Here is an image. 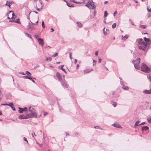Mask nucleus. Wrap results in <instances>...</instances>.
<instances>
[{
  "label": "nucleus",
  "instance_id": "obj_1",
  "mask_svg": "<svg viewBox=\"0 0 151 151\" xmlns=\"http://www.w3.org/2000/svg\"><path fill=\"white\" fill-rule=\"evenodd\" d=\"M137 45L139 49H142L145 51H147L149 48V46L145 43L142 39H140L138 41Z\"/></svg>",
  "mask_w": 151,
  "mask_h": 151
},
{
  "label": "nucleus",
  "instance_id": "obj_2",
  "mask_svg": "<svg viewBox=\"0 0 151 151\" xmlns=\"http://www.w3.org/2000/svg\"><path fill=\"white\" fill-rule=\"evenodd\" d=\"M29 113V114H27L28 116H29V118L30 117L36 118L37 117V114L35 110L32 107L30 106L29 107V111H27V113Z\"/></svg>",
  "mask_w": 151,
  "mask_h": 151
},
{
  "label": "nucleus",
  "instance_id": "obj_3",
  "mask_svg": "<svg viewBox=\"0 0 151 151\" xmlns=\"http://www.w3.org/2000/svg\"><path fill=\"white\" fill-rule=\"evenodd\" d=\"M141 70L146 73L149 72L150 69L145 64L142 63L141 68Z\"/></svg>",
  "mask_w": 151,
  "mask_h": 151
},
{
  "label": "nucleus",
  "instance_id": "obj_4",
  "mask_svg": "<svg viewBox=\"0 0 151 151\" xmlns=\"http://www.w3.org/2000/svg\"><path fill=\"white\" fill-rule=\"evenodd\" d=\"M56 76L61 83L65 81L64 76L61 75L59 72L56 73Z\"/></svg>",
  "mask_w": 151,
  "mask_h": 151
},
{
  "label": "nucleus",
  "instance_id": "obj_5",
  "mask_svg": "<svg viewBox=\"0 0 151 151\" xmlns=\"http://www.w3.org/2000/svg\"><path fill=\"white\" fill-rule=\"evenodd\" d=\"M91 1H90L89 3L85 4V6L89 8L94 9L95 7V5L94 4H92L91 3Z\"/></svg>",
  "mask_w": 151,
  "mask_h": 151
},
{
  "label": "nucleus",
  "instance_id": "obj_6",
  "mask_svg": "<svg viewBox=\"0 0 151 151\" xmlns=\"http://www.w3.org/2000/svg\"><path fill=\"white\" fill-rule=\"evenodd\" d=\"M144 41L145 42V43L148 46H149L151 44V41L148 38H147L145 37H144Z\"/></svg>",
  "mask_w": 151,
  "mask_h": 151
},
{
  "label": "nucleus",
  "instance_id": "obj_7",
  "mask_svg": "<svg viewBox=\"0 0 151 151\" xmlns=\"http://www.w3.org/2000/svg\"><path fill=\"white\" fill-rule=\"evenodd\" d=\"M29 116H28L27 114L26 115H20L19 116V119H27L29 118Z\"/></svg>",
  "mask_w": 151,
  "mask_h": 151
},
{
  "label": "nucleus",
  "instance_id": "obj_8",
  "mask_svg": "<svg viewBox=\"0 0 151 151\" xmlns=\"http://www.w3.org/2000/svg\"><path fill=\"white\" fill-rule=\"evenodd\" d=\"M38 43H39V44L42 46L44 45V41L41 38H39V39H38Z\"/></svg>",
  "mask_w": 151,
  "mask_h": 151
},
{
  "label": "nucleus",
  "instance_id": "obj_9",
  "mask_svg": "<svg viewBox=\"0 0 151 151\" xmlns=\"http://www.w3.org/2000/svg\"><path fill=\"white\" fill-rule=\"evenodd\" d=\"M30 22L32 23V24L29 23V25L27 26V28L28 29H32L33 28V23L31 21Z\"/></svg>",
  "mask_w": 151,
  "mask_h": 151
},
{
  "label": "nucleus",
  "instance_id": "obj_10",
  "mask_svg": "<svg viewBox=\"0 0 151 151\" xmlns=\"http://www.w3.org/2000/svg\"><path fill=\"white\" fill-rule=\"evenodd\" d=\"M112 125L116 127L122 128L121 125L118 123H114L112 124Z\"/></svg>",
  "mask_w": 151,
  "mask_h": 151
},
{
  "label": "nucleus",
  "instance_id": "obj_11",
  "mask_svg": "<svg viewBox=\"0 0 151 151\" xmlns=\"http://www.w3.org/2000/svg\"><path fill=\"white\" fill-rule=\"evenodd\" d=\"M62 86L65 88H68V86L67 85L66 83L65 82V81L62 82Z\"/></svg>",
  "mask_w": 151,
  "mask_h": 151
},
{
  "label": "nucleus",
  "instance_id": "obj_12",
  "mask_svg": "<svg viewBox=\"0 0 151 151\" xmlns=\"http://www.w3.org/2000/svg\"><path fill=\"white\" fill-rule=\"evenodd\" d=\"M134 65L135 69H139V64H136L135 63H134Z\"/></svg>",
  "mask_w": 151,
  "mask_h": 151
},
{
  "label": "nucleus",
  "instance_id": "obj_13",
  "mask_svg": "<svg viewBox=\"0 0 151 151\" xmlns=\"http://www.w3.org/2000/svg\"><path fill=\"white\" fill-rule=\"evenodd\" d=\"M142 131L145 130L146 131L149 129V127L147 126H143L142 127Z\"/></svg>",
  "mask_w": 151,
  "mask_h": 151
},
{
  "label": "nucleus",
  "instance_id": "obj_14",
  "mask_svg": "<svg viewBox=\"0 0 151 151\" xmlns=\"http://www.w3.org/2000/svg\"><path fill=\"white\" fill-rule=\"evenodd\" d=\"M129 37V35H126L125 36H123L122 35V40H125L126 39H127Z\"/></svg>",
  "mask_w": 151,
  "mask_h": 151
},
{
  "label": "nucleus",
  "instance_id": "obj_15",
  "mask_svg": "<svg viewBox=\"0 0 151 151\" xmlns=\"http://www.w3.org/2000/svg\"><path fill=\"white\" fill-rule=\"evenodd\" d=\"M140 60V58H139L135 60L134 63H135L136 64H139Z\"/></svg>",
  "mask_w": 151,
  "mask_h": 151
},
{
  "label": "nucleus",
  "instance_id": "obj_16",
  "mask_svg": "<svg viewBox=\"0 0 151 151\" xmlns=\"http://www.w3.org/2000/svg\"><path fill=\"white\" fill-rule=\"evenodd\" d=\"M91 70H93L91 69V70L90 69H86V70H84V73H89L90 72Z\"/></svg>",
  "mask_w": 151,
  "mask_h": 151
},
{
  "label": "nucleus",
  "instance_id": "obj_17",
  "mask_svg": "<svg viewBox=\"0 0 151 151\" xmlns=\"http://www.w3.org/2000/svg\"><path fill=\"white\" fill-rule=\"evenodd\" d=\"M143 93L146 94H150V90H145L143 91Z\"/></svg>",
  "mask_w": 151,
  "mask_h": 151
},
{
  "label": "nucleus",
  "instance_id": "obj_18",
  "mask_svg": "<svg viewBox=\"0 0 151 151\" xmlns=\"http://www.w3.org/2000/svg\"><path fill=\"white\" fill-rule=\"evenodd\" d=\"M10 22H13V21H9ZM13 22H15V23H18V24H20V22H19V19H17L16 21H13Z\"/></svg>",
  "mask_w": 151,
  "mask_h": 151
},
{
  "label": "nucleus",
  "instance_id": "obj_19",
  "mask_svg": "<svg viewBox=\"0 0 151 151\" xmlns=\"http://www.w3.org/2000/svg\"><path fill=\"white\" fill-rule=\"evenodd\" d=\"M122 88L125 90H128L129 89V88L127 86H123Z\"/></svg>",
  "mask_w": 151,
  "mask_h": 151
},
{
  "label": "nucleus",
  "instance_id": "obj_20",
  "mask_svg": "<svg viewBox=\"0 0 151 151\" xmlns=\"http://www.w3.org/2000/svg\"><path fill=\"white\" fill-rule=\"evenodd\" d=\"M83 2L84 3H86L87 4L89 3L90 1H92V0H83Z\"/></svg>",
  "mask_w": 151,
  "mask_h": 151
},
{
  "label": "nucleus",
  "instance_id": "obj_21",
  "mask_svg": "<svg viewBox=\"0 0 151 151\" xmlns=\"http://www.w3.org/2000/svg\"><path fill=\"white\" fill-rule=\"evenodd\" d=\"M67 4L68 5V6L69 7H73L74 5L73 4H72L70 3H68L67 2H66Z\"/></svg>",
  "mask_w": 151,
  "mask_h": 151
},
{
  "label": "nucleus",
  "instance_id": "obj_22",
  "mask_svg": "<svg viewBox=\"0 0 151 151\" xmlns=\"http://www.w3.org/2000/svg\"><path fill=\"white\" fill-rule=\"evenodd\" d=\"M64 66V65H61V66H59V67H58V68H59V67H61V68H60V69H61L63 71H64V72L65 73H67V72H66V71H65V69L64 68H63V67Z\"/></svg>",
  "mask_w": 151,
  "mask_h": 151
},
{
  "label": "nucleus",
  "instance_id": "obj_23",
  "mask_svg": "<svg viewBox=\"0 0 151 151\" xmlns=\"http://www.w3.org/2000/svg\"><path fill=\"white\" fill-rule=\"evenodd\" d=\"M104 33L105 35H108V32H107L106 31H105V28H104L103 29Z\"/></svg>",
  "mask_w": 151,
  "mask_h": 151
},
{
  "label": "nucleus",
  "instance_id": "obj_24",
  "mask_svg": "<svg viewBox=\"0 0 151 151\" xmlns=\"http://www.w3.org/2000/svg\"><path fill=\"white\" fill-rule=\"evenodd\" d=\"M19 113H22L23 112V110L22 108H21L19 107Z\"/></svg>",
  "mask_w": 151,
  "mask_h": 151
},
{
  "label": "nucleus",
  "instance_id": "obj_25",
  "mask_svg": "<svg viewBox=\"0 0 151 151\" xmlns=\"http://www.w3.org/2000/svg\"><path fill=\"white\" fill-rule=\"evenodd\" d=\"M77 26H78L79 27H82V24L81 22H77Z\"/></svg>",
  "mask_w": 151,
  "mask_h": 151
},
{
  "label": "nucleus",
  "instance_id": "obj_26",
  "mask_svg": "<svg viewBox=\"0 0 151 151\" xmlns=\"http://www.w3.org/2000/svg\"><path fill=\"white\" fill-rule=\"evenodd\" d=\"M108 13L106 11H105L104 12V18H106V17H107L108 15Z\"/></svg>",
  "mask_w": 151,
  "mask_h": 151
},
{
  "label": "nucleus",
  "instance_id": "obj_27",
  "mask_svg": "<svg viewBox=\"0 0 151 151\" xmlns=\"http://www.w3.org/2000/svg\"><path fill=\"white\" fill-rule=\"evenodd\" d=\"M8 105L7 106H9L11 107L13 106V104L12 103H9V104H7Z\"/></svg>",
  "mask_w": 151,
  "mask_h": 151
},
{
  "label": "nucleus",
  "instance_id": "obj_28",
  "mask_svg": "<svg viewBox=\"0 0 151 151\" xmlns=\"http://www.w3.org/2000/svg\"><path fill=\"white\" fill-rule=\"evenodd\" d=\"M25 73L28 76H29L31 75V74L30 72L27 71L25 72Z\"/></svg>",
  "mask_w": 151,
  "mask_h": 151
},
{
  "label": "nucleus",
  "instance_id": "obj_29",
  "mask_svg": "<svg viewBox=\"0 0 151 151\" xmlns=\"http://www.w3.org/2000/svg\"><path fill=\"white\" fill-rule=\"evenodd\" d=\"M42 26L43 28H45V26L44 24V21L42 22Z\"/></svg>",
  "mask_w": 151,
  "mask_h": 151
},
{
  "label": "nucleus",
  "instance_id": "obj_30",
  "mask_svg": "<svg viewBox=\"0 0 151 151\" xmlns=\"http://www.w3.org/2000/svg\"><path fill=\"white\" fill-rule=\"evenodd\" d=\"M29 79L30 80H31L34 83H35V81L32 79L33 78L31 76H29Z\"/></svg>",
  "mask_w": 151,
  "mask_h": 151
},
{
  "label": "nucleus",
  "instance_id": "obj_31",
  "mask_svg": "<svg viewBox=\"0 0 151 151\" xmlns=\"http://www.w3.org/2000/svg\"><path fill=\"white\" fill-rule=\"evenodd\" d=\"M140 27L143 29H145L146 28L147 26L145 25H142L140 26Z\"/></svg>",
  "mask_w": 151,
  "mask_h": 151
},
{
  "label": "nucleus",
  "instance_id": "obj_32",
  "mask_svg": "<svg viewBox=\"0 0 151 151\" xmlns=\"http://www.w3.org/2000/svg\"><path fill=\"white\" fill-rule=\"evenodd\" d=\"M116 23H114L112 25V28H115L116 27Z\"/></svg>",
  "mask_w": 151,
  "mask_h": 151
},
{
  "label": "nucleus",
  "instance_id": "obj_33",
  "mask_svg": "<svg viewBox=\"0 0 151 151\" xmlns=\"http://www.w3.org/2000/svg\"><path fill=\"white\" fill-rule=\"evenodd\" d=\"M52 58H51L49 57V58H47L45 59V60L46 61H51L52 60Z\"/></svg>",
  "mask_w": 151,
  "mask_h": 151
},
{
  "label": "nucleus",
  "instance_id": "obj_34",
  "mask_svg": "<svg viewBox=\"0 0 151 151\" xmlns=\"http://www.w3.org/2000/svg\"><path fill=\"white\" fill-rule=\"evenodd\" d=\"M25 35L27 37H29L30 38H31V35H29V34L28 33H25Z\"/></svg>",
  "mask_w": 151,
  "mask_h": 151
},
{
  "label": "nucleus",
  "instance_id": "obj_35",
  "mask_svg": "<svg viewBox=\"0 0 151 151\" xmlns=\"http://www.w3.org/2000/svg\"><path fill=\"white\" fill-rule=\"evenodd\" d=\"M23 110V111H26L28 110V109L27 107H24L23 108H22Z\"/></svg>",
  "mask_w": 151,
  "mask_h": 151
},
{
  "label": "nucleus",
  "instance_id": "obj_36",
  "mask_svg": "<svg viewBox=\"0 0 151 151\" xmlns=\"http://www.w3.org/2000/svg\"><path fill=\"white\" fill-rule=\"evenodd\" d=\"M70 58L71 60H72L73 58L72 57V53L71 52H70L69 54Z\"/></svg>",
  "mask_w": 151,
  "mask_h": 151
},
{
  "label": "nucleus",
  "instance_id": "obj_37",
  "mask_svg": "<svg viewBox=\"0 0 151 151\" xmlns=\"http://www.w3.org/2000/svg\"><path fill=\"white\" fill-rule=\"evenodd\" d=\"M148 121L150 123H151V117H149L147 119Z\"/></svg>",
  "mask_w": 151,
  "mask_h": 151
},
{
  "label": "nucleus",
  "instance_id": "obj_38",
  "mask_svg": "<svg viewBox=\"0 0 151 151\" xmlns=\"http://www.w3.org/2000/svg\"><path fill=\"white\" fill-rule=\"evenodd\" d=\"M57 55H58V53L57 52H56L52 56V57H55L57 56Z\"/></svg>",
  "mask_w": 151,
  "mask_h": 151
},
{
  "label": "nucleus",
  "instance_id": "obj_39",
  "mask_svg": "<svg viewBox=\"0 0 151 151\" xmlns=\"http://www.w3.org/2000/svg\"><path fill=\"white\" fill-rule=\"evenodd\" d=\"M139 121H137L135 123V126H138L139 125V124L138 125V124L139 123Z\"/></svg>",
  "mask_w": 151,
  "mask_h": 151
},
{
  "label": "nucleus",
  "instance_id": "obj_40",
  "mask_svg": "<svg viewBox=\"0 0 151 151\" xmlns=\"http://www.w3.org/2000/svg\"><path fill=\"white\" fill-rule=\"evenodd\" d=\"M112 104L114 107H115L117 106V104L116 102H114Z\"/></svg>",
  "mask_w": 151,
  "mask_h": 151
},
{
  "label": "nucleus",
  "instance_id": "obj_41",
  "mask_svg": "<svg viewBox=\"0 0 151 151\" xmlns=\"http://www.w3.org/2000/svg\"><path fill=\"white\" fill-rule=\"evenodd\" d=\"M23 78L25 79H30L29 76H24L23 77Z\"/></svg>",
  "mask_w": 151,
  "mask_h": 151
},
{
  "label": "nucleus",
  "instance_id": "obj_42",
  "mask_svg": "<svg viewBox=\"0 0 151 151\" xmlns=\"http://www.w3.org/2000/svg\"><path fill=\"white\" fill-rule=\"evenodd\" d=\"M23 139L24 141H26L27 142V143H28V141L27 140V139L26 138H25V137H24Z\"/></svg>",
  "mask_w": 151,
  "mask_h": 151
},
{
  "label": "nucleus",
  "instance_id": "obj_43",
  "mask_svg": "<svg viewBox=\"0 0 151 151\" xmlns=\"http://www.w3.org/2000/svg\"><path fill=\"white\" fill-rule=\"evenodd\" d=\"M98 52H99V51H96L95 52V55L96 56H97V55H98Z\"/></svg>",
  "mask_w": 151,
  "mask_h": 151
},
{
  "label": "nucleus",
  "instance_id": "obj_44",
  "mask_svg": "<svg viewBox=\"0 0 151 151\" xmlns=\"http://www.w3.org/2000/svg\"><path fill=\"white\" fill-rule=\"evenodd\" d=\"M117 13V12L116 11H115L114 13V16H115Z\"/></svg>",
  "mask_w": 151,
  "mask_h": 151
},
{
  "label": "nucleus",
  "instance_id": "obj_45",
  "mask_svg": "<svg viewBox=\"0 0 151 151\" xmlns=\"http://www.w3.org/2000/svg\"><path fill=\"white\" fill-rule=\"evenodd\" d=\"M147 9L148 12H151V8L149 9L148 8H147Z\"/></svg>",
  "mask_w": 151,
  "mask_h": 151
},
{
  "label": "nucleus",
  "instance_id": "obj_46",
  "mask_svg": "<svg viewBox=\"0 0 151 151\" xmlns=\"http://www.w3.org/2000/svg\"><path fill=\"white\" fill-rule=\"evenodd\" d=\"M11 108L13 111H15L16 110L15 108L13 106Z\"/></svg>",
  "mask_w": 151,
  "mask_h": 151
},
{
  "label": "nucleus",
  "instance_id": "obj_47",
  "mask_svg": "<svg viewBox=\"0 0 151 151\" xmlns=\"http://www.w3.org/2000/svg\"><path fill=\"white\" fill-rule=\"evenodd\" d=\"M19 73L20 74H21L23 75H25V74L24 73V72H21Z\"/></svg>",
  "mask_w": 151,
  "mask_h": 151
},
{
  "label": "nucleus",
  "instance_id": "obj_48",
  "mask_svg": "<svg viewBox=\"0 0 151 151\" xmlns=\"http://www.w3.org/2000/svg\"><path fill=\"white\" fill-rule=\"evenodd\" d=\"M77 60L76 59H75L74 60V63L75 64H76L77 62Z\"/></svg>",
  "mask_w": 151,
  "mask_h": 151
},
{
  "label": "nucleus",
  "instance_id": "obj_49",
  "mask_svg": "<svg viewBox=\"0 0 151 151\" xmlns=\"http://www.w3.org/2000/svg\"><path fill=\"white\" fill-rule=\"evenodd\" d=\"M145 122H143L142 123L139 124V125H142L144 124H145Z\"/></svg>",
  "mask_w": 151,
  "mask_h": 151
},
{
  "label": "nucleus",
  "instance_id": "obj_50",
  "mask_svg": "<svg viewBox=\"0 0 151 151\" xmlns=\"http://www.w3.org/2000/svg\"><path fill=\"white\" fill-rule=\"evenodd\" d=\"M1 105L3 106H7L8 105L7 104H2Z\"/></svg>",
  "mask_w": 151,
  "mask_h": 151
},
{
  "label": "nucleus",
  "instance_id": "obj_51",
  "mask_svg": "<svg viewBox=\"0 0 151 151\" xmlns=\"http://www.w3.org/2000/svg\"><path fill=\"white\" fill-rule=\"evenodd\" d=\"M79 67V65L78 64H77L76 65V69H78Z\"/></svg>",
  "mask_w": 151,
  "mask_h": 151
},
{
  "label": "nucleus",
  "instance_id": "obj_52",
  "mask_svg": "<svg viewBox=\"0 0 151 151\" xmlns=\"http://www.w3.org/2000/svg\"><path fill=\"white\" fill-rule=\"evenodd\" d=\"M10 3H11V2H8V6L9 7H10Z\"/></svg>",
  "mask_w": 151,
  "mask_h": 151
},
{
  "label": "nucleus",
  "instance_id": "obj_53",
  "mask_svg": "<svg viewBox=\"0 0 151 151\" xmlns=\"http://www.w3.org/2000/svg\"><path fill=\"white\" fill-rule=\"evenodd\" d=\"M106 18H104V22L105 23H106Z\"/></svg>",
  "mask_w": 151,
  "mask_h": 151
},
{
  "label": "nucleus",
  "instance_id": "obj_54",
  "mask_svg": "<svg viewBox=\"0 0 151 151\" xmlns=\"http://www.w3.org/2000/svg\"><path fill=\"white\" fill-rule=\"evenodd\" d=\"M70 1H71L73 2H74V3H78L77 2H76V1H75L74 0H71Z\"/></svg>",
  "mask_w": 151,
  "mask_h": 151
},
{
  "label": "nucleus",
  "instance_id": "obj_55",
  "mask_svg": "<svg viewBox=\"0 0 151 151\" xmlns=\"http://www.w3.org/2000/svg\"><path fill=\"white\" fill-rule=\"evenodd\" d=\"M35 38L37 39V40H38V39H39V38L38 37V36H37V35H35Z\"/></svg>",
  "mask_w": 151,
  "mask_h": 151
},
{
  "label": "nucleus",
  "instance_id": "obj_56",
  "mask_svg": "<svg viewBox=\"0 0 151 151\" xmlns=\"http://www.w3.org/2000/svg\"><path fill=\"white\" fill-rule=\"evenodd\" d=\"M94 128L96 129V128H99V126H96L94 127Z\"/></svg>",
  "mask_w": 151,
  "mask_h": 151
},
{
  "label": "nucleus",
  "instance_id": "obj_57",
  "mask_svg": "<svg viewBox=\"0 0 151 151\" xmlns=\"http://www.w3.org/2000/svg\"><path fill=\"white\" fill-rule=\"evenodd\" d=\"M47 114V113L46 112H44V115H46Z\"/></svg>",
  "mask_w": 151,
  "mask_h": 151
},
{
  "label": "nucleus",
  "instance_id": "obj_58",
  "mask_svg": "<svg viewBox=\"0 0 151 151\" xmlns=\"http://www.w3.org/2000/svg\"><path fill=\"white\" fill-rule=\"evenodd\" d=\"M65 133L66 134V136H68L69 135V134L67 132H66Z\"/></svg>",
  "mask_w": 151,
  "mask_h": 151
},
{
  "label": "nucleus",
  "instance_id": "obj_59",
  "mask_svg": "<svg viewBox=\"0 0 151 151\" xmlns=\"http://www.w3.org/2000/svg\"><path fill=\"white\" fill-rule=\"evenodd\" d=\"M123 83H124V82L123 81H121V83L123 86H124V85L123 84Z\"/></svg>",
  "mask_w": 151,
  "mask_h": 151
},
{
  "label": "nucleus",
  "instance_id": "obj_60",
  "mask_svg": "<svg viewBox=\"0 0 151 151\" xmlns=\"http://www.w3.org/2000/svg\"><path fill=\"white\" fill-rule=\"evenodd\" d=\"M40 147H42L43 146V145L42 144H39V145Z\"/></svg>",
  "mask_w": 151,
  "mask_h": 151
},
{
  "label": "nucleus",
  "instance_id": "obj_61",
  "mask_svg": "<svg viewBox=\"0 0 151 151\" xmlns=\"http://www.w3.org/2000/svg\"><path fill=\"white\" fill-rule=\"evenodd\" d=\"M101 59H99V63H100L101 62Z\"/></svg>",
  "mask_w": 151,
  "mask_h": 151
},
{
  "label": "nucleus",
  "instance_id": "obj_62",
  "mask_svg": "<svg viewBox=\"0 0 151 151\" xmlns=\"http://www.w3.org/2000/svg\"><path fill=\"white\" fill-rule=\"evenodd\" d=\"M93 62L94 63H96V60H93Z\"/></svg>",
  "mask_w": 151,
  "mask_h": 151
},
{
  "label": "nucleus",
  "instance_id": "obj_63",
  "mask_svg": "<svg viewBox=\"0 0 151 151\" xmlns=\"http://www.w3.org/2000/svg\"><path fill=\"white\" fill-rule=\"evenodd\" d=\"M2 111L0 110V115H2Z\"/></svg>",
  "mask_w": 151,
  "mask_h": 151
},
{
  "label": "nucleus",
  "instance_id": "obj_64",
  "mask_svg": "<svg viewBox=\"0 0 151 151\" xmlns=\"http://www.w3.org/2000/svg\"><path fill=\"white\" fill-rule=\"evenodd\" d=\"M51 32H52L54 31V29L52 28H51Z\"/></svg>",
  "mask_w": 151,
  "mask_h": 151
}]
</instances>
